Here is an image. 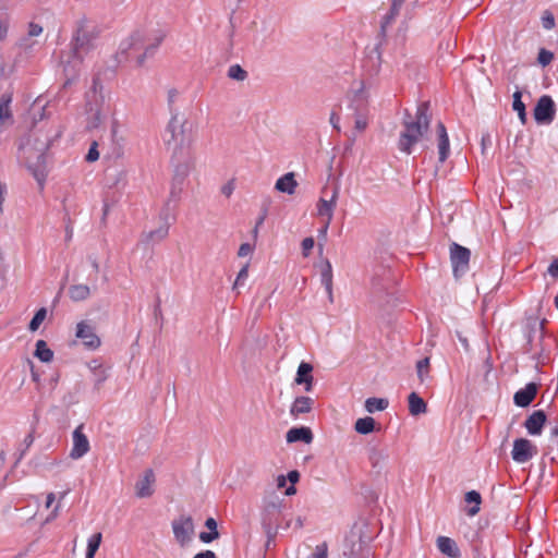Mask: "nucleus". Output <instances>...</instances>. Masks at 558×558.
I'll list each match as a JSON object with an SVG mask.
<instances>
[{"label": "nucleus", "mask_w": 558, "mask_h": 558, "mask_svg": "<svg viewBox=\"0 0 558 558\" xmlns=\"http://www.w3.org/2000/svg\"><path fill=\"white\" fill-rule=\"evenodd\" d=\"M248 276V264L244 265L238 272L236 279L233 283V290L238 289L246 280Z\"/></svg>", "instance_id": "obj_44"}, {"label": "nucleus", "mask_w": 558, "mask_h": 558, "mask_svg": "<svg viewBox=\"0 0 558 558\" xmlns=\"http://www.w3.org/2000/svg\"><path fill=\"white\" fill-rule=\"evenodd\" d=\"M228 76L232 80L244 81L247 72L239 64L231 65L228 70Z\"/></svg>", "instance_id": "obj_38"}, {"label": "nucleus", "mask_w": 558, "mask_h": 558, "mask_svg": "<svg viewBox=\"0 0 558 558\" xmlns=\"http://www.w3.org/2000/svg\"><path fill=\"white\" fill-rule=\"evenodd\" d=\"M49 145L48 144H44L43 147H40L38 149V155H37V162L36 165H31V163H27V168L28 170L32 172V174L34 175V178L36 179V181L38 182V184L40 185V187L44 186V182L46 180V155H45V151L48 149Z\"/></svg>", "instance_id": "obj_17"}, {"label": "nucleus", "mask_w": 558, "mask_h": 558, "mask_svg": "<svg viewBox=\"0 0 558 558\" xmlns=\"http://www.w3.org/2000/svg\"><path fill=\"white\" fill-rule=\"evenodd\" d=\"M235 33V25L233 23V16L230 17V32H229V44L230 46H233V37Z\"/></svg>", "instance_id": "obj_61"}, {"label": "nucleus", "mask_w": 558, "mask_h": 558, "mask_svg": "<svg viewBox=\"0 0 558 558\" xmlns=\"http://www.w3.org/2000/svg\"><path fill=\"white\" fill-rule=\"evenodd\" d=\"M537 454V447L526 438H517L513 441L511 457L517 463H525Z\"/></svg>", "instance_id": "obj_11"}, {"label": "nucleus", "mask_w": 558, "mask_h": 558, "mask_svg": "<svg viewBox=\"0 0 558 558\" xmlns=\"http://www.w3.org/2000/svg\"><path fill=\"white\" fill-rule=\"evenodd\" d=\"M7 193L5 184L0 182V215L3 213L2 204L4 202V195Z\"/></svg>", "instance_id": "obj_60"}, {"label": "nucleus", "mask_w": 558, "mask_h": 558, "mask_svg": "<svg viewBox=\"0 0 558 558\" xmlns=\"http://www.w3.org/2000/svg\"><path fill=\"white\" fill-rule=\"evenodd\" d=\"M193 558H216V554L213 550H204L196 554Z\"/></svg>", "instance_id": "obj_58"}, {"label": "nucleus", "mask_w": 558, "mask_h": 558, "mask_svg": "<svg viewBox=\"0 0 558 558\" xmlns=\"http://www.w3.org/2000/svg\"><path fill=\"white\" fill-rule=\"evenodd\" d=\"M314 245H315V241L312 236L305 238L302 241L301 246H302V254L304 257H307L310 255Z\"/></svg>", "instance_id": "obj_48"}, {"label": "nucleus", "mask_w": 558, "mask_h": 558, "mask_svg": "<svg viewBox=\"0 0 558 558\" xmlns=\"http://www.w3.org/2000/svg\"><path fill=\"white\" fill-rule=\"evenodd\" d=\"M205 526L209 530V532H218L217 522L214 518H207L205 521Z\"/></svg>", "instance_id": "obj_56"}, {"label": "nucleus", "mask_w": 558, "mask_h": 558, "mask_svg": "<svg viewBox=\"0 0 558 558\" xmlns=\"http://www.w3.org/2000/svg\"><path fill=\"white\" fill-rule=\"evenodd\" d=\"M97 147H98L97 142H93V144L90 145V147L88 149L87 155L85 156L86 161L94 162V161L98 160L99 151H98Z\"/></svg>", "instance_id": "obj_47"}, {"label": "nucleus", "mask_w": 558, "mask_h": 558, "mask_svg": "<svg viewBox=\"0 0 558 558\" xmlns=\"http://www.w3.org/2000/svg\"><path fill=\"white\" fill-rule=\"evenodd\" d=\"M43 33V27L39 24L31 22L28 25V35L31 37L39 36Z\"/></svg>", "instance_id": "obj_53"}, {"label": "nucleus", "mask_w": 558, "mask_h": 558, "mask_svg": "<svg viewBox=\"0 0 558 558\" xmlns=\"http://www.w3.org/2000/svg\"><path fill=\"white\" fill-rule=\"evenodd\" d=\"M296 186L298 182L294 178L293 172H288L281 178H279L275 185L276 190L282 193H287L289 195L294 194Z\"/></svg>", "instance_id": "obj_26"}, {"label": "nucleus", "mask_w": 558, "mask_h": 558, "mask_svg": "<svg viewBox=\"0 0 558 558\" xmlns=\"http://www.w3.org/2000/svg\"><path fill=\"white\" fill-rule=\"evenodd\" d=\"M11 101L12 96L10 94H3L0 97V123H4L12 119V112L10 109Z\"/></svg>", "instance_id": "obj_33"}, {"label": "nucleus", "mask_w": 558, "mask_h": 558, "mask_svg": "<svg viewBox=\"0 0 558 558\" xmlns=\"http://www.w3.org/2000/svg\"><path fill=\"white\" fill-rule=\"evenodd\" d=\"M254 250V245L251 244V243H242L239 247V251H238V256L239 257H245L247 256L248 254H251Z\"/></svg>", "instance_id": "obj_52"}, {"label": "nucleus", "mask_w": 558, "mask_h": 558, "mask_svg": "<svg viewBox=\"0 0 558 558\" xmlns=\"http://www.w3.org/2000/svg\"><path fill=\"white\" fill-rule=\"evenodd\" d=\"M320 282L325 287L329 301L333 302L332 294V267L329 260H325L320 269Z\"/></svg>", "instance_id": "obj_27"}, {"label": "nucleus", "mask_w": 558, "mask_h": 558, "mask_svg": "<svg viewBox=\"0 0 558 558\" xmlns=\"http://www.w3.org/2000/svg\"><path fill=\"white\" fill-rule=\"evenodd\" d=\"M83 429L84 425L81 424L74 429L72 435L73 446L70 451V457L75 460L84 457L90 449L89 440Z\"/></svg>", "instance_id": "obj_12"}, {"label": "nucleus", "mask_w": 558, "mask_h": 558, "mask_svg": "<svg viewBox=\"0 0 558 558\" xmlns=\"http://www.w3.org/2000/svg\"><path fill=\"white\" fill-rule=\"evenodd\" d=\"M368 459L372 466L376 469L380 466V463L384 461L385 456L380 450L373 448L369 452Z\"/></svg>", "instance_id": "obj_43"}, {"label": "nucleus", "mask_w": 558, "mask_h": 558, "mask_svg": "<svg viewBox=\"0 0 558 558\" xmlns=\"http://www.w3.org/2000/svg\"><path fill=\"white\" fill-rule=\"evenodd\" d=\"M471 251L456 242L450 245V260L456 278L461 277L469 270Z\"/></svg>", "instance_id": "obj_8"}, {"label": "nucleus", "mask_w": 558, "mask_h": 558, "mask_svg": "<svg viewBox=\"0 0 558 558\" xmlns=\"http://www.w3.org/2000/svg\"><path fill=\"white\" fill-rule=\"evenodd\" d=\"M233 190H234V185H233V182L230 181L228 183H226L222 187H221V193L226 196V197H230L231 194L233 193Z\"/></svg>", "instance_id": "obj_55"}, {"label": "nucleus", "mask_w": 558, "mask_h": 558, "mask_svg": "<svg viewBox=\"0 0 558 558\" xmlns=\"http://www.w3.org/2000/svg\"><path fill=\"white\" fill-rule=\"evenodd\" d=\"M190 168L187 163H179L175 166L174 174L172 178V184L178 185H184V182L189 175Z\"/></svg>", "instance_id": "obj_35"}, {"label": "nucleus", "mask_w": 558, "mask_h": 558, "mask_svg": "<svg viewBox=\"0 0 558 558\" xmlns=\"http://www.w3.org/2000/svg\"><path fill=\"white\" fill-rule=\"evenodd\" d=\"M354 129L357 132H364L368 125V113H353Z\"/></svg>", "instance_id": "obj_39"}, {"label": "nucleus", "mask_w": 558, "mask_h": 558, "mask_svg": "<svg viewBox=\"0 0 558 558\" xmlns=\"http://www.w3.org/2000/svg\"><path fill=\"white\" fill-rule=\"evenodd\" d=\"M538 392V385L536 383H529L524 388L518 390L513 396V402L517 407L526 408L529 407Z\"/></svg>", "instance_id": "obj_16"}, {"label": "nucleus", "mask_w": 558, "mask_h": 558, "mask_svg": "<svg viewBox=\"0 0 558 558\" xmlns=\"http://www.w3.org/2000/svg\"><path fill=\"white\" fill-rule=\"evenodd\" d=\"M163 38L165 35L159 34L151 40L147 38L144 32L136 31L126 41L121 44L118 57L120 61L123 58L125 61L134 60L136 66H142L145 63V59L155 53Z\"/></svg>", "instance_id": "obj_2"}, {"label": "nucleus", "mask_w": 558, "mask_h": 558, "mask_svg": "<svg viewBox=\"0 0 558 558\" xmlns=\"http://www.w3.org/2000/svg\"><path fill=\"white\" fill-rule=\"evenodd\" d=\"M400 10L401 9L399 7L395 8L393 4L390 5L388 13L383 17V20L380 22V28H379V33H378L379 43L377 46H380L386 40L388 27L392 23H395L396 17L400 13Z\"/></svg>", "instance_id": "obj_24"}, {"label": "nucleus", "mask_w": 558, "mask_h": 558, "mask_svg": "<svg viewBox=\"0 0 558 558\" xmlns=\"http://www.w3.org/2000/svg\"><path fill=\"white\" fill-rule=\"evenodd\" d=\"M389 401L385 398H368L365 401V409L369 413H374L376 411H384L388 408Z\"/></svg>", "instance_id": "obj_34"}, {"label": "nucleus", "mask_w": 558, "mask_h": 558, "mask_svg": "<svg viewBox=\"0 0 558 558\" xmlns=\"http://www.w3.org/2000/svg\"><path fill=\"white\" fill-rule=\"evenodd\" d=\"M183 186L184 185H180V187L178 185H174L171 183V190H170V196H169V199L167 202V206L170 205V202H174L177 203L179 199H180V195L183 191Z\"/></svg>", "instance_id": "obj_46"}, {"label": "nucleus", "mask_w": 558, "mask_h": 558, "mask_svg": "<svg viewBox=\"0 0 558 558\" xmlns=\"http://www.w3.org/2000/svg\"><path fill=\"white\" fill-rule=\"evenodd\" d=\"M9 21V14L5 11H0V41H3L7 38Z\"/></svg>", "instance_id": "obj_40"}, {"label": "nucleus", "mask_w": 558, "mask_h": 558, "mask_svg": "<svg viewBox=\"0 0 558 558\" xmlns=\"http://www.w3.org/2000/svg\"><path fill=\"white\" fill-rule=\"evenodd\" d=\"M429 107V101L420 102L414 117L405 110L402 121L403 130L398 141V148L402 153L412 154L414 145L428 132L432 120Z\"/></svg>", "instance_id": "obj_1"}, {"label": "nucleus", "mask_w": 558, "mask_h": 558, "mask_svg": "<svg viewBox=\"0 0 558 558\" xmlns=\"http://www.w3.org/2000/svg\"><path fill=\"white\" fill-rule=\"evenodd\" d=\"M517 112H518V117H519L521 123L525 124L526 121H527L526 108L522 109V110H519Z\"/></svg>", "instance_id": "obj_64"}, {"label": "nucleus", "mask_w": 558, "mask_h": 558, "mask_svg": "<svg viewBox=\"0 0 558 558\" xmlns=\"http://www.w3.org/2000/svg\"><path fill=\"white\" fill-rule=\"evenodd\" d=\"M218 537H219L218 532H201L199 533V539L206 544L214 542Z\"/></svg>", "instance_id": "obj_51"}, {"label": "nucleus", "mask_w": 558, "mask_h": 558, "mask_svg": "<svg viewBox=\"0 0 558 558\" xmlns=\"http://www.w3.org/2000/svg\"><path fill=\"white\" fill-rule=\"evenodd\" d=\"M286 438L289 444L296 441L310 444L313 440V433L311 428L306 426L292 427L288 430Z\"/></svg>", "instance_id": "obj_23"}, {"label": "nucleus", "mask_w": 558, "mask_h": 558, "mask_svg": "<svg viewBox=\"0 0 558 558\" xmlns=\"http://www.w3.org/2000/svg\"><path fill=\"white\" fill-rule=\"evenodd\" d=\"M542 25L545 29L550 31L555 27V16L551 11L545 10L542 14Z\"/></svg>", "instance_id": "obj_42"}, {"label": "nucleus", "mask_w": 558, "mask_h": 558, "mask_svg": "<svg viewBox=\"0 0 558 558\" xmlns=\"http://www.w3.org/2000/svg\"><path fill=\"white\" fill-rule=\"evenodd\" d=\"M283 500L276 497L265 505L262 518V525L268 538H274L280 527L279 519Z\"/></svg>", "instance_id": "obj_5"}, {"label": "nucleus", "mask_w": 558, "mask_h": 558, "mask_svg": "<svg viewBox=\"0 0 558 558\" xmlns=\"http://www.w3.org/2000/svg\"><path fill=\"white\" fill-rule=\"evenodd\" d=\"M90 295V288L87 284H73L69 288V296L74 302H81Z\"/></svg>", "instance_id": "obj_29"}, {"label": "nucleus", "mask_w": 558, "mask_h": 558, "mask_svg": "<svg viewBox=\"0 0 558 558\" xmlns=\"http://www.w3.org/2000/svg\"><path fill=\"white\" fill-rule=\"evenodd\" d=\"M186 121H180L178 114H172L166 131H165V144L169 149H172L174 154L181 150L190 144V138L185 131Z\"/></svg>", "instance_id": "obj_4"}, {"label": "nucleus", "mask_w": 558, "mask_h": 558, "mask_svg": "<svg viewBox=\"0 0 558 558\" xmlns=\"http://www.w3.org/2000/svg\"><path fill=\"white\" fill-rule=\"evenodd\" d=\"M34 355L41 362L48 363L51 362L53 359V351L48 348L47 342L45 340H38L36 342Z\"/></svg>", "instance_id": "obj_31"}, {"label": "nucleus", "mask_w": 558, "mask_h": 558, "mask_svg": "<svg viewBox=\"0 0 558 558\" xmlns=\"http://www.w3.org/2000/svg\"><path fill=\"white\" fill-rule=\"evenodd\" d=\"M313 365L307 362H301L296 375L294 378V383L296 385H304V390L306 392H311L313 390L314 377H313Z\"/></svg>", "instance_id": "obj_18"}, {"label": "nucleus", "mask_w": 558, "mask_h": 558, "mask_svg": "<svg viewBox=\"0 0 558 558\" xmlns=\"http://www.w3.org/2000/svg\"><path fill=\"white\" fill-rule=\"evenodd\" d=\"M464 500L473 506L469 508L468 514L475 515L480 512V505L482 502L481 494L476 490H470L465 494Z\"/></svg>", "instance_id": "obj_32"}, {"label": "nucleus", "mask_w": 558, "mask_h": 558, "mask_svg": "<svg viewBox=\"0 0 558 558\" xmlns=\"http://www.w3.org/2000/svg\"><path fill=\"white\" fill-rule=\"evenodd\" d=\"M33 442H34V434H33V432H31L24 438L23 444L25 445V448L28 449L32 446Z\"/></svg>", "instance_id": "obj_62"}, {"label": "nucleus", "mask_w": 558, "mask_h": 558, "mask_svg": "<svg viewBox=\"0 0 558 558\" xmlns=\"http://www.w3.org/2000/svg\"><path fill=\"white\" fill-rule=\"evenodd\" d=\"M101 541H102V534L100 532L93 534L88 538L85 558H95V555H96L97 550L99 549Z\"/></svg>", "instance_id": "obj_36"}, {"label": "nucleus", "mask_w": 558, "mask_h": 558, "mask_svg": "<svg viewBox=\"0 0 558 558\" xmlns=\"http://www.w3.org/2000/svg\"><path fill=\"white\" fill-rule=\"evenodd\" d=\"M172 530L177 542L185 546L194 533L193 519L190 515H181L172 521Z\"/></svg>", "instance_id": "obj_10"}, {"label": "nucleus", "mask_w": 558, "mask_h": 558, "mask_svg": "<svg viewBox=\"0 0 558 558\" xmlns=\"http://www.w3.org/2000/svg\"><path fill=\"white\" fill-rule=\"evenodd\" d=\"M76 337L83 341V344L89 350H96L100 347V339L95 333L94 328L85 322H80L76 326Z\"/></svg>", "instance_id": "obj_14"}, {"label": "nucleus", "mask_w": 558, "mask_h": 558, "mask_svg": "<svg viewBox=\"0 0 558 558\" xmlns=\"http://www.w3.org/2000/svg\"><path fill=\"white\" fill-rule=\"evenodd\" d=\"M165 222L159 228L151 230L149 232H144L141 238V242L145 244H155L163 241L169 234L170 223L167 221V216H165Z\"/></svg>", "instance_id": "obj_20"}, {"label": "nucleus", "mask_w": 558, "mask_h": 558, "mask_svg": "<svg viewBox=\"0 0 558 558\" xmlns=\"http://www.w3.org/2000/svg\"><path fill=\"white\" fill-rule=\"evenodd\" d=\"M349 108L354 113H368V95L365 92V84L360 81L359 87L350 96Z\"/></svg>", "instance_id": "obj_13"}, {"label": "nucleus", "mask_w": 558, "mask_h": 558, "mask_svg": "<svg viewBox=\"0 0 558 558\" xmlns=\"http://www.w3.org/2000/svg\"><path fill=\"white\" fill-rule=\"evenodd\" d=\"M533 116L537 124H550L555 120L556 105L549 95H543L537 100Z\"/></svg>", "instance_id": "obj_9"}, {"label": "nucleus", "mask_w": 558, "mask_h": 558, "mask_svg": "<svg viewBox=\"0 0 558 558\" xmlns=\"http://www.w3.org/2000/svg\"><path fill=\"white\" fill-rule=\"evenodd\" d=\"M409 412L411 415L416 416L427 411V404L422 397L416 392H411L408 397Z\"/></svg>", "instance_id": "obj_28"}, {"label": "nucleus", "mask_w": 558, "mask_h": 558, "mask_svg": "<svg viewBox=\"0 0 558 558\" xmlns=\"http://www.w3.org/2000/svg\"><path fill=\"white\" fill-rule=\"evenodd\" d=\"M554 60V53L545 48H541L537 56V61L542 66H547Z\"/></svg>", "instance_id": "obj_41"}, {"label": "nucleus", "mask_w": 558, "mask_h": 558, "mask_svg": "<svg viewBox=\"0 0 558 558\" xmlns=\"http://www.w3.org/2000/svg\"><path fill=\"white\" fill-rule=\"evenodd\" d=\"M376 422L372 416L359 418L354 424V429L361 435H368L375 430Z\"/></svg>", "instance_id": "obj_30"}, {"label": "nucleus", "mask_w": 558, "mask_h": 558, "mask_svg": "<svg viewBox=\"0 0 558 558\" xmlns=\"http://www.w3.org/2000/svg\"><path fill=\"white\" fill-rule=\"evenodd\" d=\"M428 368H429V357H424L416 363L417 376L421 380H423L424 374H426L428 372Z\"/></svg>", "instance_id": "obj_45"}, {"label": "nucleus", "mask_w": 558, "mask_h": 558, "mask_svg": "<svg viewBox=\"0 0 558 558\" xmlns=\"http://www.w3.org/2000/svg\"><path fill=\"white\" fill-rule=\"evenodd\" d=\"M308 558H327L326 544L316 546L315 550L308 556Z\"/></svg>", "instance_id": "obj_50"}, {"label": "nucleus", "mask_w": 558, "mask_h": 558, "mask_svg": "<svg viewBox=\"0 0 558 558\" xmlns=\"http://www.w3.org/2000/svg\"><path fill=\"white\" fill-rule=\"evenodd\" d=\"M339 122L340 117L335 111H332L330 114V123L332 124L333 129H336L338 132L340 131Z\"/></svg>", "instance_id": "obj_57"}, {"label": "nucleus", "mask_w": 558, "mask_h": 558, "mask_svg": "<svg viewBox=\"0 0 558 558\" xmlns=\"http://www.w3.org/2000/svg\"><path fill=\"white\" fill-rule=\"evenodd\" d=\"M155 483V474L151 469H147L144 475L135 484L136 496L138 498L150 497L154 494L153 484Z\"/></svg>", "instance_id": "obj_19"}, {"label": "nucleus", "mask_w": 558, "mask_h": 558, "mask_svg": "<svg viewBox=\"0 0 558 558\" xmlns=\"http://www.w3.org/2000/svg\"><path fill=\"white\" fill-rule=\"evenodd\" d=\"M546 422L547 415L545 411L536 410L526 417L523 425L530 435L538 436L542 434Z\"/></svg>", "instance_id": "obj_15"}, {"label": "nucleus", "mask_w": 558, "mask_h": 558, "mask_svg": "<svg viewBox=\"0 0 558 558\" xmlns=\"http://www.w3.org/2000/svg\"><path fill=\"white\" fill-rule=\"evenodd\" d=\"M512 97H513L512 109L514 111H519V110L525 109V105L522 101V93L520 90H515L513 93Z\"/></svg>", "instance_id": "obj_49"}, {"label": "nucleus", "mask_w": 558, "mask_h": 558, "mask_svg": "<svg viewBox=\"0 0 558 558\" xmlns=\"http://www.w3.org/2000/svg\"><path fill=\"white\" fill-rule=\"evenodd\" d=\"M267 217V209H264L262 215L257 218L255 227L260 228Z\"/></svg>", "instance_id": "obj_63"}, {"label": "nucleus", "mask_w": 558, "mask_h": 558, "mask_svg": "<svg viewBox=\"0 0 558 558\" xmlns=\"http://www.w3.org/2000/svg\"><path fill=\"white\" fill-rule=\"evenodd\" d=\"M323 194H324V196H322L317 203V214L319 217L326 219L325 225L323 226V228L320 230L322 233L326 234V232L329 228V225L333 218V211L337 206V199L339 196V187L338 186L332 187L331 195H330L329 199L326 198V195H327L326 187L323 190Z\"/></svg>", "instance_id": "obj_7"}, {"label": "nucleus", "mask_w": 558, "mask_h": 558, "mask_svg": "<svg viewBox=\"0 0 558 558\" xmlns=\"http://www.w3.org/2000/svg\"><path fill=\"white\" fill-rule=\"evenodd\" d=\"M546 320L537 323L533 322L529 326V332L526 336L525 351L531 353V356L537 364L544 365L550 356V344L549 339H546L544 325Z\"/></svg>", "instance_id": "obj_3"}, {"label": "nucleus", "mask_w": 558, "mask_h": 558, "mask_svg": "<svg viewBox=\"0 0 558 558\" xmlns=\"http://www.w3.org/2000/svg\"><path fill=\"white\" fill-rule=\"evenodd\" d=\"M95 36L85 27V21H81L72 39L73 56L80 61L85 53L93 48Z\"/></svg>", "instance_id": "obj_6"}, {"label": "nucleus", "mask_w": 558, "mask_h": 558, "mask_svg": "<svg viewBox=\"0 0 558 558\" xmlns=\"http://www.w3.org/2000/svg\"><path fill=\"white\" fill-rule=\"evenodd\" d=\"M287 478L290 481V483H291V484H295V483H298V482H299V480H300V473H299L298 471H295V470L290 471V472L288 473Z\"/></svg>", "instance_id": "obj_59"}, {"label": "nucleus", "mask_w": 558, "mask_h": 558, "mask_svg": "<svg viewBox=\"0 0 558 558\" xmlns=\"http://www.w3.org/2000/svg\"><path fill=\"white\" fill-rule=\"evenodd\" d=\"M47 316V310L45 307L39 308L29 322L28 329L36 331Z\"/></svg>", "instance_id": "obj_37"}, {"label": "nucleus", "mask_w": 558, "mask_h": 558, "mask_svg": "<svg viewBox=\"0 0 558 558\" xmlns=\"http://www.w3.org/2000/svg\"><path fill=\"white\" fill-rule=\"evenodd\" d=\"M438 550L450 558H461V551L456 543L450 537L438 536L436 539Z\"/></svg>", "instance_id": "obj_22"}, {"label": "nucleus", "mask_w": 558, "mask_h": 558, "mask_svg": "<svg viewBox=\"0 0 558 558\" xmlns=\"http://www.w3.org/2000/svg\"><path fill=\"white\" fill-rule=\"evenodd\" d=\"M547 271L553 278H558V258L550 263Z\"/></svg>", "instance_id": "obj_54"}, {"label": "nucleus", "mask_w": 558, "mask_h": 558, "mask_svg": "<svg viewBox=\"0 0 558 558\" xmlns=\"http://www.w3.org/2000/svg\"><path fill=\"white\" fill-rule=\"evenodd\" d=\"M436 132L438 137L439 161L444 162L449 156L450 144L446 126L441 121L437 123Z\"/></svg>", "instance_id": "obj_21"}, {"label": "nucleus", "mask_w": 558, "mask_h": 558, "mask_svg": "<svg viewBox=\"0 0 558 558\" xmlns=\"http://www.w3.org/2000/svg\"><path fill=\"white\" fill-rule=\"evenodd\" d=\"M314 400L306 396L296 397L290 408V414L299 417L301 414L310 413L313 409Z\"/></svg>", "instance_id": "obj_25"}]
</instances>
